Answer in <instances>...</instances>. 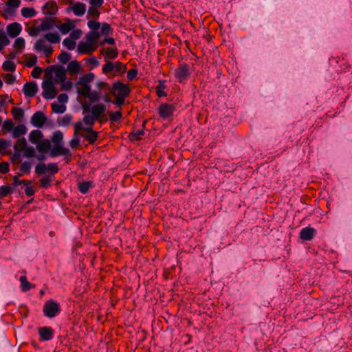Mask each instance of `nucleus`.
Returning a JSON list of instances; mask_svg holds the SVG:
<instances>
[{
  "mask_svg": "<svg viewBox=\"0 0 352 352\" xmlns=\"http://www.w3.org/2000/svg\"><path fill=\"white\" fill-rule=\"evenodd\" d=\"M60 312L61 308L60 304L53 299H50L47 300L43 305V315L49 318L56 317Z\"/></svg>",
  "mask_w": 352,
  "mask_h": 352,
  "instance_id": "1",
  "label": "nucleus"
},
{
  "mask_svg": "<svg viewBox=\"0 0 352 352\" xmlns=\"http://www.w3.org/2000/svg\"><path fill=\"white\" fill-rule=\"evenodd\" d=\"M126 65L120 61H107L102 67V73L104 74H109L113 71H115L118 75L120 76L124 74L126 72Z\"/></svg>",
  "mask_w": 352,
  "mask_h": 352,
  "instance_id": "2",
  "label": "nucleus"
},
{
  "mask_svg": "<svg viewBox=\"0 0 352 352\" xmlns=\"http://www.w3.org/2000/svg\"><path fill=\"white\" fill-rule=\"evenodd\" d=\"M131 92V89L129 85L120 81L113 82L109 91L111 95L120 97H128Z\"/></svg>",
  "mask_w": 352,
  "mask_h": 352,
  "instance_id": "3",
  "label": "nucleus"
},
{
  "mask_svg": "<svg viewBox=\"0 0 352 352\" xmlns=\"http://www.w3.org/2000/svg\"><path fill=\"white\" fill-rule=\"evenodd\" d=\"M190 66L185 63H179L174 71V76L179 83H184L190 76Z\"/></svg>",
  "mask_w": 352,
  "mask_h": 352,
  "instance_id": "4",
  "label": "nucleus"
},
{
  "mask_svg": "<svg viewBox=\"0 0 352 352\" xmlns=\"http://www.w3.org/2000/svg\"><path fill=\"white\" fill-rule=\"evenodd\" d=\"M52 71L54 72L55 76L60 82L66 80V69L63 66L53 65L47 67L45 69V75L48 76L50 79L52 78Z\"/></svg>",
  "mask_w": 352,
  "mask_h": 352,
  "instance_id": "5",
  "label": "nucleus"
},
{
  "mask_svg": "<svg viewBox=\"0 0 352 352\" xmlns=\"http://www.w3.org/2000/svg\"><path fill=\"white\" fill-rule=\"evenodd\" d=\"M42 89V96L45 99H53L57 94V90L50 78H49V80L43 81Z\"/></svg>",
  "mask_w": 352,
  "mask_h": 352,
  "instance_id": "6",
  "label": "nucleus"
},
{
  "mask_svg": "<svg viewBox=\"0 0 352 352\" xmlns=\"http://www.w3.org/2000/svg\"><path fill=\"white\" fill-rule=\"evenodd\" d=\"M47 170L50 172V174L54 175L59 171V168L56 163H49L47 165L40 163L35 167V173L38 175L45 174Z\"/></svg>",
  "mask_w": 352,
  "mask_h": 352,
  "instance_id": "7",
  "label": "nucleus"
},
{
  "mask_svg": "<svg viewBox=\"0 0 352 352\" xmlns=\"http://www.w3.org/2000/svg\"><path fill=\"white\" fill-rule=\"evenodd\" d=\"M175 107L173 104L162 103L158 108V113L163 119H167L173 116Z\"/></svg>",
  "mask_w": 352,
  "mask_h": 352,
  "instance_id": "8",
  "label": "nucleus"
},
{
  "mask_svg": "<svg viewBox=\"0 0 352 352\" xmlns=\"http://www.w3.org/2000/svg\"><path fill=\"white\" fill-rule=\"evenodd\" d=\"M38 333L41 342L50 341L54 338V330L51 327H41L38 328Z\"/></svg>",
  "mask_w": 352,
  "mask_h": 352,
  "instance_id": "9",
  "label": "nucleus"
},
{
  "mask_svg": "<svg viewBox=\"0 0 352 352\" xmlns=\"http://www.w3.org/2000/svg\"><path fill=\"white\" fill-rule=\"evenodd\" d=\"M52 157L63 155L70 157L72 153L69 148L64 147L62 144H56L50 151V153Z\"/></svg>",
  "mask_w": 352,
  "mask_h": 352,
  "instance_id": "10",
  "label": "nucleus"
},
{
  "mask_svg": "<svg viewBox=\"0 0 352 352\" xmlns=\"http://www.w3.org/2000/svg\"><path fill=\"white\" fill-rule=\"evenodd\" d=\"M84 131L87 132V134L82 133L80 136L83 137L89 144H94L99 137V133L94 131L92 127H86Z\"/></svg>",
  "mask_w": 352,
  "mask_h": 352,
  "instance_id": "11",
  "label": "nucleus"
},
{
  "mask_svg": "<svg viewBox=\"0 0 352 352\" xmlns=\"http://www.w3.org/2000/svg\"><path fill=\"white\" fill-rule=\"evenodd\" d=\"M47 118L41 111L35 112L31 118L32 124L37 128H41L45 123Z\"/></svg>",
  "mask_w": 352,
  "mask_h": 352,
  "instance_id": "12",
  "label": "nucleus"
},
{
  "mask_svg": "<svg viewBox=\"0 0 352 352\" xmlns=\"http://www.w3.org/2000/svg\"><path fill=\"white\" fill-rule=\"evenodd\" d=\"M6 31L9 36L16 38L21 34L22 26L20 23L14 22L7 25Z\"/></svg>",
  "mask_w": 352,
  "mask_h": 352,
  "instance_id": "13",
  "label": "nucleus"
},
{
  "mask_svg": "<svg viewBox=\"0 0 352 352\" xmlns=\"http://www.w3.org/2000/svg\"><path fill=\"white\" fill-rule=\"evenodd\" d=\"M34 49L38 52L43 50L47 57L52 56L53 48L52 46H46L45 42L43 39H38L34 45Z\"/></svg>",
  "mask_w": 352,
  "mask_h": 352,
  "instance_id": "14",
  "label": "nucleus"
},
{
  "mask_svg": "<svg viewBox=\"0 0 352 352\" xmlns=\"http://www.w3.org/2000/svg\"><path fill=\"white\" fill-rule=\"evenodd\" d=\"M38 91L37 84L34 82H28L23 85V93L26 97H34Z\"/></svg>",
  "mask_w": 352,
  "mask_h": 352,
  "instance_id": "15",
  "label": "nucleus"
},
{
  "mask_svg": "<svg viewBox=\"0 0 352 352\" xmlns=\"http://www.w3.org/2000/svg\"><path fill=\"white\" fill-rule=\"evenodd\" d=\"M316 232L317 231L315 228L305 227L300 230L299 236L302 240L311 241L314 239Z\"/></svg>",
  "mask_w": 352,
  "mask_h": 352,
  "instance_id": "16",
  "label": "nucleus"
},
{
  "mask_svg": "<svg viewBox=\"0 0 352 352\" xmlns=\"http://www.w3.org/2000/svg\"><path fill=\"white\" fill-rule=\"evenodd\" d=\"M44 14L55 15L58 12V6L54 1H49L43 7Z\"/></svg>",
  "mask_w": 352,
  "mask_h": 352,
  "instance_id": "17",
  "label": "nucleus"
},
{
  "mask_svg": "<svg viewBox=\"0 0 352 352\" xmlns=\"http://www.w3.org/2000/svg\"><path fill=\"white\" fill-rule=\"evenodd\" d=\"M100 54L104 56V60L109 61L108 59H116L119 54L118 50L116 47H109L105 50H101Z\"/></svg>",
  "mask_w": 352,
  "mask_h": 352,
  "instance_id": "18",
  "label": "nucleus"
},
{
  "mask_svg": "<svg viewBox=\"0 0 352 352\" xmlns=\"http://www.w3.org/2000/svg\"><path fill=\"white\" fill-rule=\"evenodd\" d=\"M96 46H92L91 43L80 41L78 45L77 51L79 54H90L96 50Z\"/></svg>",
  "mask_w": 352,
  "mask_h": 352,
  "instance_id": "19",
  "label": "nucleus"
},
{
  "mask_svg": "<svg viewBox=\"0 0 352 352\" xmlns=\"http://www.w3.org/2000/svg\"><path fill=\"white\" fill-rule=\"evenodd\" d=\"M106 106L103 104L94 105L91 108L92 116L98 119L100 117H105Z\"/></svg>",
  "mask_w": 352,
  "mask_h": 352,
  "instance_id": "20",
  "label": "nucleus"
},
{
  "mask_svg": "<svg viewBox=\"0 0 352 352\" xmlns=\"http://www.w3.org/2000/svg\"><path fill=\"white\" fill-rule=\"evenodd\" d=\"M21 4V0H8L6 5L8 6L5 10V12L9 15H13L15 12L14 9L17 8Z\"/></svg>",
  "mask_w": 352,
  "mask_h": 352,
  "instance_id": "21",
  "label": "nucleus"
},
{
  "mask_svg": "<svg viewBox=\"0 0 352 352\" xmlns=\"http://www.w3.org/2000/svg\"><path fill=\"white\" fill-rule=\"evenodd\" d=\"M36 148L40 153H47L52 149V145L49 140L45 139L36 144Z\"/></svg>",
  "mask_w": 352,
  "mask_h": 352,
  "instance_id": "22",
  "label": "nucleus"
},
{
  "mask_svg": "<svg viewBox=\"0 0 352 352\" xmlns=\"http://www.w3.org/2000/svg\"><path fill=\"white\" fill-rule=\"evenodd\" d=\"M67 22L63 23L58 27L60 32L63 34H66L69 33L75 27V25L72 23V21L69 19H67Z\"/></svg>",
  "mask_w": 352,
  "mask_h": 352,
  "instance_id": "23",
  "label": "nucleus"
},
{
  "mask_svg": "<svg viewBox=\"0 0 352 352\" xmlns=\"http://www.w3.org/2000/svg\"><path fill=\"white\" fill-rule=\"evenodd\" d=\"M43 137V133L40 130H33L29 135V140L34 144H38Z\"/></svg>",
  "mask_w": 352,
  "mask_h": 352,
  "instance_id": "24",
  "label": "nucleus"
},
{
  "mask_svg": "<svg viewBox=\"0 0 352 352\" xmlns=\"http://www.w3.org/2000/svg\"><path fill=\"white\" fill-rule=\"evenodd\" d=\"M55 19L51 17H45L43 20L40 26V30L42 31H46L51 30L53 28Z\"/></svg>",
  "mask_w": 352,
  "mask_h": 352,
  "instance_id": "25",
  "label": "nucleus"
},
{
  "mask_svg": "<svg viewBox=\"0 0 352 352\" xmlns=\"http://www.w3.org/2000/svg\"><path fill=\"white\" fill-rule=\"evenodd\" d=\"M72 9L75 15L81 16L85 13L86 6L83 3L78 2L74 4Z\"/></svg>",
  "mask_w": 352,
  "mask_h": 352,
  "instance_id": "26",
  "label": "nucleus"
},
{
  "mask_svg": "<svg viewBox=\"0 0 352 352\" xmlns=\"http://www.w3.org/2000/svg\"><path fill=\"white\" fill-rule=\"evenodd\" d=\"M80 65L77 60L71 61L67 65V70L71 75H76L80 70Z\"/></svg>",
  "mask_w": 352,
  "mask_h": 352,
  "instance_id": "27",
  "label": "nucleus"
},
{
  "mask_svg": "<svg viewBox=\"0 0 352 352\" xmlns=\"http://www.w3.org/2000/svg\"><path fill=\"white\" fill-rule=\"evenodd\" d=\"M13 47L16 53L20 54L25 49V42L23 37L16 38L14 42Z\"/></svg>",
  "mask_w": 352,
  "mask_h": 352,
  "instance_id": "28",
  "label": "nucleus"
},
{
  "mask_svg": "<svg viewBox=\"0 0 352 352\" xmlns=\"http://www.w3.org/2000/svg\"><path fill=\"white\" fill-rule=\"evenodd\" d=\"M94 74L89 72L85 76L80 77L76 83V86L78 87L79 84H89L94 80Z\"/></svg>",
  "mask_w": 352,
  "mask_h": 352,
  "instance_id": "29",
  "label": "nucleus"
},
{
  "mask_svg": "<svg viewBox=\"0 0 352 352\" xmlns=\"http://www.w3.org/2000/svg\"><path fill=\"white\" fill-rule=\"evenodd\" d=\"M14 192L13 187L9 185H3L0 186V199H3L8 195Z\"/></svg>",
  "mask_w": 352,
  "mask_h": 352,
  "instance_id": "30",
  "label": "nucleus"
},
{
  "mask_svg": "<svg viewBox=\"0 0 352 352\" xmlns=\"http://www.w3.org/2000/svg\"><path fill=\"white\" fill-rule=\"evenodd\" d=\"M145 134L143 129L132 131L129 133L128 138L131 142L139 141L142 140L141 136Z\"/></svg>",
  "mask_w": 352,
  "mask_h": 352,
  "instance_id": "31",
  "label": "nucleus"
},
{
  "mask_svg": "<svg viewBox=\"0 0 352 352\" xmlns=\"http://www.w3.org/2000/svg\"><path fill=\"white\" fill-rule=\"evenodd\" d=\"M21 282V289L23 292H26L30 290L32 288L34 287V285H32L30 282L28 281L26 276H22L20 277Z\"/></svg>",
  "mask_w": 352,
  "mask_h": 352,
  "instance_id": "32",
  "label": "nucleus"
},
{
  "mask_svg": "<svg viewBox=\"0 0 352 352\" xmlns=\"http://www.w3.org/2000/svg\"><path fill=\"white\" fill-rule=\"evenodd\" d=\"M27 132V128L24 124H19L18 126L14 127L13 129V138H18L21 135L25 134Z\"/></svg>",
  "mask_w": 352,
  "mask_h": 352,
  "instance_id": "33",
  "label": "nucleus"
},
{
  "mask_svg": "<svg viewBox=\"0 0 352 352\" xmlns=\"http://www.w3.org/2000/svg\"><path fill=\"white\" fill-rule=\"evenodd\" d=\"M78 85H80L82 87L77 88V93L85 98L89 96L88 94L91 92V86L89 84H79Z\"/></svg>",
  "mask_w": 352,
  "mask_h": 352,
  "instance_id": "34",
  "label": "nucleus"
},
{
  "mask_svg": "<svg viewBox=\"0 0 352 352\" xmlns=\"http://www.w3.org/2000/svg\"><path fill=\"white\" fill-rule=\"evenodd\" d=\"M92 186L93 182L91 181L82 182L78 184V188L82 194H86Z\"/></svg>",
  "mask_w": 352,
  "mask_h": 352,
  "instance_id": "35",
  "label": "nucleus"
},
{
  "mask_svg": "<svg viewBox=\"0 0 352 352\" xmlns=\"http://www.w3.org/2000/svg\"><path fill=\"white\" fill-rule=\"evenodd\" d=\"M100 38L98 31H90L86 34L87 43H91L93 46L95 42Z\"/></svg>",
  "mask_w": 352,
  "mask_h": 352,
  "instance_id": "36",
  "label": "nucleus"
},
{
  "mask_svg": "<svg viewBox=\"0 0 352 352\" xmlns=\"http://www.w3.org/2000/svg\"><path fill=\"white\" fill-rule=\"evenodd\" d=\"M101 30L98 31V34L100 36L102 35L107 36L109 34H111L113 32V28L111 25L107 23H103L101 24Z\"/></svg>",
  "mask_w": 352,
  "mask_h": 352,
  "instance_id": "37",
  "label": "nucleus"
},
{
  "mask_svg": "<svg viewBox=\"0 0 352 352\" xmlns=\"http://www.w3.org/2000/svg\"><path fill=\"white\" fill-rule=\"evenodd\" d=\"M14 120L21 121L24 116V111L20 107H12L11 110Z\"/></svg>",
  "mask_w": 352,
  "mask_h": 352,
  "instance_id": "38",
  "label": "nucleus"
},
{
  "mask_svg": "<svg viewBox=\"0 0 352 352\" xmlns=\"http://www.w3.org/2000/svg\"><path fill=\"white\" fill-rule=\"evenodd\" d=\"M27 146V142L25 138H22L17 140L15 145L14 146V151L21 152L24 151Z\"/></svg>",
  "mask_w": 352,
  "mask_h": 352,
  "instance_id": "39",
  "label": "nucleus"
},
{
  "mask_svg": "<svg viewBox=\"0 0 352 352\" xmlns=\"http://www.w3.org/2000/svg\"><path fill=\"white\" fill-rule=\"evenodd\" d=\"M72 120V116L71 114H66L63 117H59L57 119V123L60 126H67L70 124Z\"/></svg>",
  "mask_w": 352,
  "mask_h": 352,
  "instance_id": "40",
  "label": "nucleus"
},
{
  "mask_svg": "<svg viewBox=\"0 0 352 352\" xmlns=\"http://www.w3.org/2000/svg\"><path fill=\"white\" fill-rule=\"evenodd\" d=\"M45 38L52 43H58L60 41V37L58 33L49 32L45 35Z\"/></svg>",
  "mask_w": 352,
  "mask_h": 352,
  "instance_id": "41",
  "label": "nucleus"
},
{
  "mask_svg": "<svg viewBox=\"0 0 352 352\" xmlns=\"http://www.w3.org/2000/svg\"><path fill=\"white\" fill-rule=\"evenodd\" d=\"M21 12V15L25 18L33 17L36 14V12L33 8H23Z\"/></svg>",
  "mask_w": 352,
  "mask_h": 352,
  "instance_id": "42",
  "label": "nucleus"
},
{
  "mask_svg": "<svg viewBox=\"0 0 352 352\" xmlns=\"http://www.w3.org/2000/svg\"><path fill=\"white\" fill-rule=\"evenodd\" d=\"M99 8L89 7L87 14V19L92 17L95 19H98L100 16V12L98 11Z\"/></svg>",
  "mask_w": 352,
  "mask_h": 352,
  "instance_id": "43",
  "label": "nucleus"
},
{
  "mask_svg": "<svg viewBox=\"0 0 352 352\" xmlns=\"http://www.w3.org/2000/svg\"><path fill=\"white\" fill-rule=\"evenodd\" d=\"M16 66L15 63L11 60H6L2 65V69L6 72H13L16 70Z\"/></svg>",
  "mask_w": 352,
  "mask_h": 352,
  "instance_id": "44",
  "label": "nucleus"
},
{
  "mask_svg": "<svg viewBox=\"0 0 352 352\" xmlns=\"http://www.w3.org/2000/svg\"><path fill=\"white\" fill-rule=\"evenodd\" d=\"M166 85L164 81H160L159 85L156 87V94L158 97H164L167 96L166 92L164 91Z\"/></svg>",
  "mask_w": 352,
  "mask_h": 352,
  "instance_id": "45",
  "label": "nucleus"
},
{
  "mask_svg": "<svg viewBox=\"0 0 352 352\" xmlns=\"http://www.w3.org/2000/svg\"><path fill=\"white\" fill-rule=\"evenodd\" d=\"M63 139V133L60 131L58 130L54 133L51 140L55 144H62Z\"/></svg>",
  "mask_w": 352,
  "mask_h": 352,
  "instance_id": "46",
  "label": "nucleus"
},
{
  "mask_svg": "<svg viewBox=\"0 0 352 352\" xmlns=\"http://www.w3.org/2000/svg\"><path fill=\"white\" fill-rule=\"evenodd\" d=\"M52 112L56 113H63L66 111V106L63 104H57L56 102H53L52 104Z\"/></svg>",
  "mask_w": 352,
  "mask_h": 352,
  "instance_id": "47",
  "label": "nucleus"
},
{
  "mask_svg": "<svg viewBox=\"0 0 352 352\" xmlns=\"http://www.w3.org/2000/svg\"><path fill=\"white\" fill-rule=\"evenodd\" d=\"M51 177L50 175L45 176L39 180L40 187L46 189L51 186Z\"/></svg>",
  "mask_w": 352,
  "mask_h": 352,
  "instance_id": "48",
  "label": "nucleus"
},
{
  "mask_svg": "<svg viewBox=\"0 0 352 352\" xmlns=\"http://www.w3.org/2000/svg\"><path fill=\"white\" fill-rule=\"evenodd\" d=\"M109 120L111 122H118L122 118V113L121 111H115V112L110 111L109 113Z\"/></svg>",
  "mask_w": 352,
  "mask_h": 352,
  "instance_id": "49",
  "label": "nucleus"
},
{
  "mask_svg": "<svg viewBox=\"0 0 352 352\" xmlns=\"http://www.w3.org/2000/svg\"><path fill=\"white\" fill-rule=\"evenodd\" d=\"M84 129H86V127H83L81 122L75 123L74 125V136H80V134L83 133L82 132H80V131H84Z\"/></svg>",
  "mask_w": 352,
  "mask_h": 352,
  "instance_id": "50",
  "label": "nucleus"
},
{
  "mask_svg": "<svg viewBox=\"0 0 352 352\" xmlns=\"http://www.w3.org/2000/svg\"><path fill=\"white\" fill-rule=\"evenodd\" d=\"M37 63V56L32 54L30 56L26 58L25 61V65L28 67H34Z\"/></svg>",
  "mask_w": 352,
  "mask_h": 352,
  "instance_id": "51",
  "label": "nucleus"
},
{
  "mask_svg": "<svg viewBox=\"0 0 352 352\" xmlns=\"http://www.w3.org/2000/svg\"><path fill=\"white\" fill-rule=\"evenodd\" d=\"M20 174H29L31 170V164L28 162H24L21 164L19 168Z\"/></svg>",
  "mask_w": 352,
  "mask_h": 352,
  "instance_id": "52",
  "label": "nucleus"
},
{
  "mask_svg": "<svg viewBox=\"0 0 352 352\" xmlns=\"http://www.w3.org/2000/svg\"><path fill=\"white\" fill-rule=\"evenodd\" d=\"M1 77L6 83L8 85H12L16 81V76L12 74H2Z\"/></svg>",
  "mask_w": 352,
  "mask_h": 352,
  "instance_id": "53",
  "label": "nucleus"
},
{
  "mask_svg": "<svg viewBox=\"0 0 352 352\" xmlns=\"http://www.w3.org/2000/svg\"><path fill=\"white\" fill-rule=\"evenodd\" d=\"M71 58V54L64 51H63L58 56V60L63 64H66L67 62H69Z\"/></svg>",
  "mask_w": 352,
  "mask_h": 352,
  "instance_id": "54",
  "label": "nucleus"
},
{
  "mask_svg": "<svg viewBox=\"0 0 352 352\" xmlns=\"http://www.w3.org/2000/svg\"><path fill=\"white\" fill-rule=\"evenodd\" d=\"M63 45L65 46L69 50H73L76 47V42L69 38H66L63 40Z\"/></svg>",
  "mask_w": 352,
  "mask_h": 352,
  "instance_id": "55",
  "label": "nucleus"
},
{
  "mask_svg": "<svg viewBox=\"0 0 352 352\" xmlns=\"http://www.w3.org/2000/svg\"><path fill=\"white\" fill-rule=\"evenodd\" d=\"M100 25L101 23L96 20H90L87 22V26L91 31H98Z\"/></svg>",
  "mask_w": 352,
  "mask_h": 352,
  "instance_id": "56",
  "label": "nucleus"
},
{
  "mask_svg": "<svg viewBox=\"0 0 352 352\" xmlns=\"http://www.w3.org/2000/svg\"><path fill=\"white\" fill-rule=\"evenodd\" d=\"M88 95L89 96H87V98H88L92 103L97 102L100 100V93L97 91H91Z\"/></svg>",
  "mask_w": 352,
  "mask_h": 352,
  "instance_id": "57",
  "label": "nucleus"
},
{
  "mask_svg": "<svg viewBox=\"0 0 352 352\" xmlns=\"http://www.w3.org/2000/svg\"><path fill=\"white\" fill-rule=\"evenodd\" d=\"M24 155L27 157H34L36 156L34 148L32 146L27 147L24 150Z\"/></svg>",
  "mask_w": 352,
  "mask_h": 352,
  "instance_id": "58",
  "label": "nucleus"
},
{
  "mask_svg": "<svg viewBox=\"0 0 352 352\" xmlns=\"http://www.w3.org/2000/svg\"><path fill=\"white\" fill-rule=\"evenodd\" d=\"M138 74V71L135 67L129 69L127 72L128 80L130 81L133 80L135 78H136Z\"/></svg>",
  "mask_w": 352,
  "mask_h": 352,
  "instance_id": "59",
  "label": "nucleus"
},
{
  "mask_svg": "<svg viewBox=\"0 0 352 352\" xmlns=\"http://www.w3.org/2000/svg\"><path fill=\"white\" fill-rule=\"evenodd\" d=\"M96 119L91 115H87L83 118V122L89 125L88 127H92L93 124L95 122V120Z\"/></svg>",
  "mask_w": 352,
  "mask_h": 352,
  "instance_id": "60",
  "label": "nucleus"
},
{
  "mask_svg": "<svg viewBox=\"0 0 352 352\" xmlns=\"http://www.w3.org/2000/svg\"><path fill=\"white\" fill-rule=\"evenodd\" d=\"M14 123L12 120L8 119L4 121L3 124V129L6 131H10L14 129Z\"/></svg>",
  "mask_w": 352,
  "mask_h": 352,
  "instance_id": "61",
  "label": "nucleus"
},
{
  "mask_svg": "<svg viewBox=\"0 0 352 352\" xmlns=\"http://www.w3.org/2000/svg\"><path fill=\"white\" fill-rule=\"evenodd\" d=\"M126 98V97L116 96V99L112 102L118 107L121 108L124 104Z\"/></svg>",
  "mask_w": 352,
  "mask_h": 352,
  "instance_id": "62",
  "label": "nucleus"
},
{
  "mask_svg": "<svg viewBox=\"0 0 352 352\" xmlns=\"http://www.w3.org/2000/svg\"><path fill=\"white\" fill-rule=\"evenodd\" d=\"M82 34V32L80 29H76L70 33L69 36H70L71 39L74 41V40L80 38Z\"/></svg>",
  "mask_w": 352,
  "mask_h": 352,
  "instance_id": "63",
  "label": "nucleus"
},
{
  "mask_svg": "<svg viewBox=\"0 0 352 352\" xmlns=\"http://www.w3.org/2000/svg\"><path fill=\"white\" fill-rule=\"evenodd\" d=\"M10 170V166L8 162H3L0 163V173L2 174H6Z\"/></svg>",
  "mask_w": 352,
  "mask_h": 352,
  "instance_id": "64",
  "label": "nucleus"
}]
</instances>
